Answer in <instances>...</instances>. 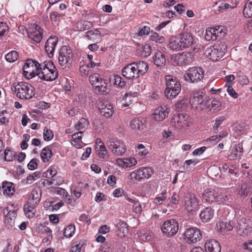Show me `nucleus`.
Instances as JSON below:
<instances>
[{
    "mask_svg": "<svg viewBox=\"0 0 252 252\" xmlns=\"http://www.w3.org/2000/svg\"><path fill=\"white\" fill-rule=\"evenodd\" d=\"M37 65L39 63L36 61L28 60L23 66V74L28 78H32L35 77V73L39 70Z\"/></svg>",
    "mask_w": 252,
    "mask_h": 252,
    "instance_id": "1a4fd4ad",
    "label": "nucleus"
},
{
    "mask_svg": "<svg viewBox=\"0 0 252 252\" xmlns=\"http://www.w3.org/2000/svg\"><path fill=\"white\" fill-rule=\"evenodd\" d=\"M217 227H220L219 229L221 231H229L232 230L234 227V223L230 220H224L217 223Z\"/></svg>",
    "mask_w": 252,
    "mask_h": 252,
    "instance_id": "7c9ffc66",
    "label": "nucleus"
},
{
    "mask_svg": "<svg viewBox=\"0 0 252 252\" xmlns=\"http://www.w3.org/2000/svg\"><path fill=\"white\" fill-rule=\"evenodd\" d=\"M93 27V24L89 21H84L81 23V27L80 31L88 30Z\"/></svg>",
    "mask_w": 252,
    "mask_h": 252,
    "instance_id": "052dcab7",
    "label": "nucleus"
},
{
    "mask_svg": "<svg viewBox=\"0 0 252 252\" xmlns=\"http://www.w3.org/2000/svg\"><path fill=\"white\" fill-rule=\"evenodd\" d=\"M150 39L159 43H162L165 41L164 38L162 36L159 35L157 32H153L152 33L150 36Z\"/></svg>",
    "mask_w": 252,
    "mask_h": 252,
    "instance_id": "09e8293b",
    "label": "nucleus"
},
{
    "mask_svg": "<svg viewBox=\"0 0 252 252\" xmlns=\"http://www.w3.org/2000/svg\"><path fill=\"white\" fill-rule=\"evenodd\" d=\"M62 16V15L58 14V12L53 11L50 14V18L52 21L57 22L60 20V18Z\"/></svg>",
    "mask_w": 252,
    "mask_h": 252,
    "instance_id": "680f3d73",
    "label": "nucleus"
},
{
    "mask_svg": "<svg viewBox=\"0 0 252 252\" xmlns=\"http://www.w3.org/2000/svg\"><path fill=\"white\" fill-rule=\"evenodd\" d=\"M37 164L36 163V159L33 158L28 164V167L30 170H33L37 168Z\"/></svg>",
    "mask_w": 252,
    "mask_h": 252,
    "instance_id": "0e129e2a",
    "label": "nucleus"
},
{
    "mask_svg": "<svg viewBox=\"0 0 252 252\" xmlns=\"http://www.w3.org/2000/svg\"><path fill=\"white\" fill-rule=\"evenodd\" d=\"M203 76L204 71L201 68L193 67L188 70L187 75H185V79L187 81L194 83L201 80Z\"/></svg>",
    "mask_w": 252,
    "mask_h": 252,
    "instance_id": "9b49d317",
    "label": "nucleus"
},
{
    "mask_svg": "<svg viewBox=\"0 0 252 252\" xmlns=\"http://www.w3.org/2000/svg\"><path fill=\"white\" fill-rule=\"evenodd\" d=\"M243 14L246 18L252 17V0H248L243 9Z\"/></svg>",
    "mask_w": 252,
    "mask_h": 252,
    "instance_id": "f704fd0d",
    "label": "nucleus"
},
{
    "mask_svg": "<svg viewBox=\"0 0 252 252\" xmlns=\"http://www.w3.org/2000/svg\"><path fill=\"white\" fill-rule=\"evenodd\" d=\"M153 174V170L150 167H141L132 172L128 178L130 182L137 183L145 179H149Z\"/></svg>",
    "mask_w": 252,
    "mask_h": 252,
    "instance_id": "0eeeda50",
    "label": "nucleus"
},
{
    "mask_svg": "<svg viewBox=\"0 0 252 252\" xmlns=\"http://www.w3.org/2000/svg\"><path fill=\"white\" fill-rule=\"evenodd\" d=\"M54 191L57 193L58 194L62 196L63 197L66 196V194L67 193L66 191L64 189L61 188H54Z\"/></svg>",
    "mask_w": 252,
    "mask_h": 252,
    "instance_id": "69168bd1",
    "label": "nucleus"
},
{
    "mask_svg": "<svg viewBox=\"0 0 252 252\" xmlns=\"http://www.w3.org/2000/svg\"><path fill=\"white\" fill-rule=\"evenodd\" d=\"M73 54L71 48L67 46H63L59 52V64L66 68L69 67L73 62Z\"/></svg>",
    "mask_w": 252,
    "mask_h": 252,
    "instance_id": "423d86ee",
    "label": "nucleus"
},
{
    "mask_svg": "<svg viewBox=\"0 0 252 252\" xmlns=\"http://www.w3.org/2000/svg\"><path fill=\"white\" fill-rule=\"evenodd\" d=\"M116 226L118 229V235L120 237H125L128 234V225L124 221L118 220Z\"/></svg>",
    "mask_w": 252,
    "mask_h": 252,
    "instance_id": "bb28decb",
    "label": "nucleus"
},
{
    "mask_svg": "<svg viewBox=\"0 0 252 252\" xmlns=\"http://www.w3.org/2000/svg\"><path fill=\"white\" fill-rule=\"evenodd\" d=\"M216 29L217 38L218 37H223L226 34L225 30L223 27L218 26L216 27Z\"/></svg>",
    "mask_w": 252,
    "mask_h": 252,
    "instance_id": "13d9d810",
    "label": "nucleus"
},
{
    "mask_svg": "<svg viewBox=\"0 0 252 252\" xmlns=\"http://www.w3.org/2000/svg\"><path fill=\"white\" fill-rule=\"evenodd\" d=\"M185 239L188 244H195L202 238L200 230L197 228H189L184 233Z\"/></svg>",
    "mask_w": 252,
    "mask_h": 252,
    "instance_id": "9d476101",
    "label": "nucleus"
},
{
    "mask_svg": "<svg viewBox=\"0 0 252 252\" xmlns=\"http://www.w3.org/2000/svg\"><path fill=\"white\" fill-rule=\"evenodd\" d=\"M166 87L164 91L165 96L169 99L175 97L180 92L181 86L177 79L171 75L165 76Z\"/></svg>",
    "mask_w": 252,
    "mask_h": 252,
    "instance_id": "20e7f679",
    "label": "nucleus"
},
{
    "mask_svg": "<svg viewBox=\"0 0 252 252\" xmlns=\"http://www.w3.org/2000/svg\"><path fill=\"white\" fill-rule=\"evenodd\" d=\"M114 83L121 88L124 87L126 84L125 80L119 75L114 76Z\"/></svg>",
    "mask_w": 252,
    "mask_h": 252,
    "instance_id": "8fccbe9b",
    "label": "nucleus"
},
{
    "mask_svg": "<svg viewBox=\"0 0 252 252\" xmlns=\"http://www.w3.org/2000/svg\"><path fill=\"white\" fill-rule=\"evenodd\" d=\"M35 206H30L29 204L25 205L24 206V211L27 215H28L29 217H33L34 214V208Z\"/></svg>",
    "mask_w": 252,
    "mask_h": 252,
    "instance_id": "de8ad7c7",
    "label": "nucleus"
},
{
    "mask_svg": "<svg viewBox=\"0 0 252 252\" xmlns=\"http://www.w3.org/2000/svg\"><path fill=\"white\" fill-rule=\"evenodd\" d=\"M4 159L7 161L13 160L15 156V153L10 150L6 149L4 152Z\"/></svg>",
    "mask_w": 252,
    "mask_h": 252,
    "instance_id": "a18cd8bd",
    "label": "nucleus"
},
{
    "mask_svg": "<svg viewBox=\"0 0 252 252\" xmlns=\"http://www.w3.org/2000/svg\"><path fill=\"white\" fill-rule=\"evenodd\" d=\"M79 220L83 222L86 221L88 224H90L91 222V219H88V216L85 214H82L79 217Z\"/></svg>",
    "mask_w": 252,
    "mask_h": 252,
    "instance_id": "338daca9",
    "label": "nucleus"
},
{
    "mask_svg": "<svg viewBox=\"0 0 252 252\" xmlns=\"http://www.w3.org/2000/svg\"><path fill=\"white\" fill-rule=\"evenodd\" d=\"M184 200L185 208L188 212H195L199 209L198 201L194 195L189 194L186 195Z\"/></svg>",
    "mask_w": 252,
    "mask_h": 252,
    "instance_id": "4468645a",
    "label": "nucleus"
},
{
    "mask_svg": "<svg viewBox=\"0 0 252 252\" xmlns=\"http://www.w3.org/2000/svg\"><path fill=\"white\" fill-rule=\"evenodd\" d=\"M126 199L129 202L133 203L134 211L136 213H140L142 211V208H141V205L138 200L133 199L129 197H127Z\"/></svg>",
    "mask_w": 252,
    "mask_h": 252,
    "instance_id": "49530a36",
    "label": "nucleus"
},
{
    "mask_svg": "<svg viewBox=\"0 0 252 252\" xmlns=\"http://www.w3.org/2000/svg\"><path fill=\"white\" fill-rule=\"evenodd\" d=\"M9 28L4 22H0V39L5 34L7 33Z\"/></svg>",
    "mask_w": 252,
    "mask_h": 252,
    "instance_id": "864d4df0",
    "label": "nucleus"
},
{
    "mask_svg": "<svg viewBox=\"0 0 252 252\" xmlns=\"http://www.w3.org/2000/svg\"><path fill=\"white\" fill-rule=\"evenodd\" d=\"M137 152L139 154L142 156H145L148 153V151L146 149L144 145L139 144L137 145Z\"/></svg>",
    "mask_w": 252,
    "mask_h": 252,
    "instance_id": "bf43d9fd",
    "label": "nucleus"
},
{
    "mask_svg": "<svg viewBox=\"0 0 252 252\" xmlns=\"http://www.w3.org/2000/svg\"><path fill=\"white\" fill-rule=\"evenodd\" d=\"M89 80L95 94L102 95L109 94L110 90L108 88L106 80L103 79L99 74H92L90 76Z\"/></svg>",
    "mask_w": 252,
    "mask_h": 252,
    "instance_id": "39448f33",
    "label": "nucleus"
},
{
    "mask_svg": "<svg viewBox=\"0 0 252 252\" xmlns=\"http://www.w3.org/2000/svg\"><path fill=\"white\" fill-rule=\"evenodd\" d=\"M57 43L58 38L56 36H51L47 40L45 45V50L50 57L53 56Z\"/></svg>",
    "mask_w": 252,
    "mask_h": 252,
    "instance_id": "aec40b11",
    "label": "nucleus"
},
{
    "mask_svg": "<svg viewBox=\"0 0 252 252\" xmlns=\"http://www.w3.org/2000/svg\"><path fill=\"white\" fill-rule=\"evenodd\" d=\"M227 91L229 95L231 96L234 98H236L238 97V94L236 93L235 91L232 88L231 86H228Z\"/></svg>",
    "mask_w": 252,
    "mask_h": 252,
    "instance_id": "e2e57ef3",
    "label": "nucleus"
},
{
    "mask_svg": "<svg viewBox=\"0 0 252 252\" xmlns=\"http://www.w3.org/2000/svg\"><path fill=\"white\" fill-rule=\"evenodd\" d=\"M205 247L207 252H220L221 248L220 243L215 240H211L206 242Z\"/></svg>",
    "mask_w": 252,
    "mask_h": 252,
    "instance_id": "5701e85b",
    "label": "nucleus"
},
{
    "mask_svg": "<svg viewBox=\"0 0 252 252\" xmlns=\"http://www.w3.org/2000/svg\"><path fill=\"white\" fill-rule=\"evenodd\" d=\"M134 64V63H131L126 65L122 69V73L124 77L128 79H132L138 77Z\"/></svg>",
    "mask_w": 252,
    "mask_h": 252,
    "instance_id": "dca6fc26",
    "label": "nucleus"
},
{
    "mask_svg": "<svg viewBox=\"0 0 252 252\" xmlns=\"http://www.w3.org/2000/svg\"><path fill=\"white\" fill-rule=\"evenodd\" d=\"M202 197L208 202L219 201L221 199V197L218 195V193L211 189H207L204 190L202 194Z\"/></svg>",
    "mask_w": 252,
    "mask_h": 252,
    "instance_id": "f3484780",
    "label": "nucleus"
},
{
    "mask_svg": "<svg viewBox=\"0 0 252 252\" xmlns=\"http://www.w3.org/2000/svg\"><path fill=\"white\" fill-rule=\"evenodd\" d=\"M166 193V190L162 191L161 192V196L156 197L154 201V203L156 205L161 204L162 203V202L164 200H165L166 198V196H165Z\"/></svg>",
    "mask_w": 252,
    "mask_h": 252,
    "instance_id": "6e6d98bb",
    "label": "nucleus"
},
{
    "mask_svg": "<svg viewBox=\"0 0 252 252\" xmlns=\"http://www.w3.org/2000/svg\"><path fill=\"white\" fill-rule=\"evenodd\" d=\"M243 152L242 144L239 143L234 146L232 152L228 155V157L230 160H235L238 158V157L240 158Z\"/></svg>",
    "mask_w": 252,
    "mask_h": 252,
    "instance_id": "a878e982",
    "label": "nucleus"
},
{
    "mask_svg": "<svg viewBox=\"0 0 252 252\" xmlns=\"http://www.w3.org/2000/svg\"><path fill=\"white\" fill-rule=\"evenodd\" d=\"M208 97L199 93H195L191 96L190 103L195 105L196 109L203 110L206 108L208 100Z\"/></svg>",
    "mask_w": 252,
    "mask_h": 252,
    "instance_id": "f8f14e48",
    "label": "nucleus"
},
{
    "mask_svg": "<svg viewBox=\"0 0 252 252\" xmlns=\"http://www.w3.org/2000/svg\"><path fill=\"white\" fill-rule=\"evenodd\" d=\"M249 186L245 183H242L237 188L239 193L241 196H247L249 191Z\"/></svg>",
    "mask_w": 252,
    "mask_h": 252,
    "instance_id": "58836bf2",
    "label": "nucleus"
},
{
    "mask_svg": "<svg viewBox=\"0 0 252 252\" xmlns=\"http://www.w3.org/2000/svg\"><path fill=\"white\" fill-rule=\"evenodd\" d=\"M37 66L39 70L35 73V76L46 81H53L57 78L58 72L52 62H44Z\"/></svg>",
    "mask_w": 252,
    "mask_h": 252,
    "instance_id": "f03ea898",
    "label": "nucleus"
},
{
    "mask_svg": "<svg viewBox=\"0 0 252 252\" xmlns=\"http://www.w3.org/2000/svg\"><path fill=\"white\" fill-rule=\"evenodd\" d=\"M85 36L88 39L94 40L99 38L100 36V32L98 29L90 30L86 33Z\"/></svg>",
    "mask_w": 252,
    "mask_h": 252,
    "instance_id": "e433bc0d",
    "label": "nucleus"
},
{
    "mask_svg": "<svg viewBox=\"0 0 252 252\" xmlns=\"http://www.w3.org/2000/svg\"><path fill=\"white\" fill-rule=\"evenodd\" d=\"M208 104H207L206 109H209L210 110L213 109L215 112H218L220 110L221 105L219 101L215 98L211 100L209 98H208Z\"/></svg>",
    "mask_w": 252,
    "mask_h": 252,
    "instance_id": "473e14b6",
    "label": "nucleus"
},
{
    "mask_svg": "<svg viewBox=\"0 0 252 252\" xmlns=\"http://www.w3.org/2000/svg\"><path fill=\"white\" fill-rule=\"evenodd\" d=\"M220 140V137H219L218 135H214L206 140L207 142L209 141L212 143L216 144L219 142Z\"/></svg>",
    "mask_w": 252,
    "mask_h": 252,
    "instance_id": "774afa93",
    "label": "nucleus"
},
{
    "mask_svg": "<svg viewBox=\"0 0 252 252\" xmlns=\"http://www.w3.org/2000/svg\"><path fill=\"white\" fill-rule=\"evenodd\" d=\"M169 111L166 105L160 106L155 109L153 118L157 121H161L168 116Z\"/></svg>",
    "mask_w": 252,
    "mask_h": 252,
    "instance_id": "6ab92c4d",
    "label": "nucleus"
},
{
    "mask_svg": "<svg viewBox=\"0 0 252 252\" xmlns=\"http://www.w3.org/2000/svg\"><path fill=\"white\" fill-rule=\"evenodd\" d=\"M53 137V133L50 129H48L46 127L44 129L43 138L45 141H50Z\"/></svg>",
    "mask_w": 252,
    "mask_h": 252,
    "instance_id": "5fc2aeb1",
    "label": "nucleus"
},
{
    "mask_svg": "<svg viewBox=\"0 0 252 252\" xmlns=\"http://www.w3.org/2000/svg\"><path fill=\"white\" fill-rule=\"evenodd\" d=\"M252 223L245 218L241 219L239 222V229L243 230L244 234H248L252 231V227L251 226Z\"/></svg>",
    "mask_w": 252,
    "mask_h": 252,
    "instance_id": "393cba45",
    "label": "nucleus"
},
{
    "mask_svg": "<svg viewBox=\"0 0 252 252\" xmlns=\"http://www.w3.org/2000/svg\"><path fill=\"white\" fill-rule=\"evenodd\" d=\"M134 63H135L134 66H135V69H136V72L138 76L139 74H144L148 71L149 67L148 64L146 62H139Z\"/></svg>",
    "mask_w": 252,
    "mask_h": 252,
    "instance_id": "2f4dec72",
    "label": "nucleus"
},
{
    "mask_svg": "<svg viewBox=\"0 0 252 252\" xmlns=\"http://www.w3.org/2000/svg\"><path fill=\"white\" fill-rule=\"evenodd\" d=\"M187 118L188 117H186L185 115L180 114L174 118L172 122L174 123L175 126L177 128L181 129L184 127L189 126L187 120Z\"/></svg>",
    "mask_w": 252,
    "mask_h": 252,
    "instance_id": "412c9836",
    "label": "nucleus"
},
{
    "mask_svg": "<svg viewBox=\"0 0 252 252\" xmlns=\"http://www.w3.org/2000/svg\"><path fill=\"white\" fill-rule=\"evenodd\" d=\"M214 216V211L210 207H206L200 214L202 221L206 222L211 220Z\"/></svg>",
    "mask_w": 252,
    "mask_h": 252,
    "instance_id": "c85d7f7f",
    "label": "nucleus"
},
{
    "mask_svg": "<svg viewBox=\"0 0 252 252\" xmlns=\"http://www.w3.org/2000/svg\"><path fill=\"white\" fill-rule=\"evenodd\" d=\"M130 126L131 128L135 130H144L146 128L145 121L142 118H134L130 122Z\"/></svg>",
    "mask_w": 252,
    "mask_h": 252,
    "instance_id": "4be33fe9",
    "label": "nucleus"
},
{
    "mask_svg": "<svg viewBox=\"0 0 252 252\" xmlns=\"http://www.w3.org/2000/svg\"><path fill=\"white\" fill-rule=\"evenodd\" d=\"M208 172L213 177H217L218 176L220 177V169L218 166L214 165L208 169Z\"/></svg>",
    "mask_w": 252,
    "mask_h": 252,
    "instance_id": "c03bdc74",
    "label": "nucleus"
},
{
    "mask_svg": "<svg viewBox=\"0 0 252 252\" xmlns=\"http://www.w3.org/2000/svg\"><path fill=\"white\" fill-rule=\"evenodd\" d=\"M5 114H8V112L6 110H3L0 113V124L7 125V124L9 123L8 118L7 117L4 116Z\"/></svg>",
    "mask_w": 252,
    "mask_h": 252,
    "instance_id": "4d7b16f0",
    "label": "nucleus"
},
{
    "mask_svg": "<svg viewBox=\"0 0 252 252\" xmlns=\"http://www.w3.org/2000/svg\"><path fill=\"white\" fill-rule=\"evenodd\" d=\"M33 26L34 28L29 33V36L35 42L39 43L42 38V35L40 31V27L37 25H34Z\"/></svg>",
    "mask_w": 252,
    "mask_h": 252,
    "instance_id": "b1692460",
    "label": "nucleus"
},
{
    "mask_svg": "<svg viewBox=\"0 0 252 252\" xmlns=\"http://www.w3.org/2000/svg\"><path fill=\"white\" fill-rule=\"evenodd\" d=\"M124 166L126 167H131L135 165L137 163L136 159L134 158H125L123 160Z\"/></svg>",
    "mask_w": 252,
    "mask_h": 252,
    "instance_id": "603ef678",
    "label": "nucleus"
},
{
    "mask_svg": "<svg viewBox=\"0 0 252 252\" xmlns=\"http://www.w3.org/2000/svg\"><path fill=\"white\" fill-rule=\"evenodd\" d=\"M52 156V151L48 147L43 148L40 154L41 159L44 162L49 161V158H51Z\"/></svg>",
    "mask_w": 252,
    "mask_h": 252,
    "instance_id": "c9c22d12",
    "label": "nucleus"
},
{
    "mask_svg": "<svg viewBox=\"0 0 252 252\" xmlns=\"http://www.w3.org/2000/svg\"><path fill=\"white\" fill-rule=\"evenodd\" d=\"M195 42L191 33L183 32L179 33L176 36L171 38L169 45L172 50L175 51H181L189 48L194 50L196 48L192 46Z\"/></svg>",
    "mask_w": 252,
    "mask_h": 252,
    "instance_id": "f257e3e1",
    "label": "nucleus"
},
{
    "mask_svg": "<svg viewBox=\"0 0 252 252\" xmlns=\"http://www.w3.org/2000/svg\"><path fill=\"white\" fill-rule=\"evenodd\" d=\"M2 192L4 195L10 196L15 192L14 184L12 183L5 181L2 183Z\"/></svg>",
    "mask_w": 252,
    "mask_h": 252,
    "instance_id": "c756f323",
    "label": "nucleus"
},
{
    "mask_svg": "<svg viewBox=\"0 0 252 252\" xmlns=\"http://www.w3.org/2000/svg\"><path fill=\"white\" fill-rule=\"evenodd\" d=\"M154 64L157 66H163L166 62L164 55L161 52H156L153 57Z\"/></svg>",
    "mask_w": 252,
    "mask_h": 252,
    "instance_id": "72a5a7b5",
    "label": "nucleus"
},
{
    "mask_svg": "<svg viewBox=\"0 0 252 252\" xmlns=\"http://www.w3.org/2000/svg\"><path fill=\"white\" fill-rule=\"evenodd\" d=\"M18 58V53L16 51H12L5 55L6 60L9 63H13Z\"/></svg>",
    "mask_w": 252,
    "mask_h": 252,
    "instance_id": "ea45409f",
    "label": "nucleus"
},
{
    "mask_svg": "<svg viewBox=\"0 0 252 252\" xmlns=\"http://www.w3.org/2000/svg\"><path fill=\"white\" fill-rule=\"evenodd\" d=\"M108 147L111 150L112 153L118 156L123 155L126 152V147L124 144L119 141L110 142Z\"/></svg>",
    "mask_w": 252,
    "mask_h": 252,
    "instance_id": "2eb2a0df",
    "label": "nucleus"
},
{
    "mask_svg": "<svg viewBox=\"0 0 252 252\" xmlns=\"http://www.w3.org/2000/svg\"><path fill=\"white\" fill-rule=\"evenodd\" d=\"M192 56V55L191 53H182L181 54H179L177 56V60L178 63H180L181 64H182L183 63H188L189 62H190V61L188 60L187 58L188 57L191 58Z\"/></svg>",
    "mask_w": 252,
    "mask_h": 252,
    "instance_id": "4c0bfd02",
    "label": "nucleus"
},
{
    "mask_svg": "<svg viewBox=\"0 0 252 252\" xmlns=\"http://www.w3.org/2000/svg\"><path fill=\"white\" fill-rule=\"evenodd\" d=\"M89 125V121L85 118H81L78 123L75 126L78 130L86 128Z\"/></svg>",
    "mask_w": 252,
    "mask_h": 252,
    "instance_id": "a19ab883",
    "label": "nucleus"
},
{
    "mask_svg": "<svg viewBox=\"0 0 252 252\" xmlns=\"http://www.w3.org/2000/svg\"><path fill=\"white\" fill-rule=\"evenodd\" d=\"M179 229L178 222L174 219L166 220L162 224L161 230L169 236L176 234Z\"/></svg>",
    "mask_w": 252,
    "mask_h": 252,
    "instance_id": "ddd939ff",
    "label": "nucleus"
},
{
    "mask_svg": "<svg viewBox=\"0 0 252 252\" xmlns=\"http://www.w3.org/2000/svg\"><path fill=\"white\" fill-rule=\"evenodd\" d=\"M140 240L143 242H148L151 240L153 238V235L149 232L141 231L139 236Z\"/></svg>",
    "mask_w": 252,
    "mask_h": 252,
    "instance_id": "37998d69",
    "label": "nucleus"
},
{
    "mask_svg": "<svg viewBox=\"0 0 252 252\" xmlns=\"http://www.w3.org/2000/svg\"><path fill=\"white\" fill-rule=\"evenodd\" d=\"M11 89L13 92L16 93L17 97L21 99H30L34 95V87L26 82L14 83Z\"/></svg>",
    "mask_w": 252,
    "mask_h": 252,
    "instance_id": "7ed1b4c3",
    "label": "nucleus"
},
{
    "mask_svg": "<svg viewBox=\"0 0 252 252\" xmlns=\"http://www.w3.org/2000/svg\"><path fill=\"white\" fill-rule=\"evenodd\" d=\"M75 227L74 225L70 224L68 225L64 229V236L67 238H70L74 233Z\"/></svg>",
    "mask_w": 252,
    "mask_h": 252,
    "instance_id": "79ce46f5",
    "label": "nucleus"
},
{
    "mask_svg": "<svg viewBox=\"0 0 252 252\" xmlns=\"http://www.w3.org/2000/svg\"><path fill=\"white\" fill-rule=\"evenodd\" d=\"M41 196V191L36 189H33L30 195L29 203L36 206L39 203Z\"/></svg>",
    "mask_w": 252,
    "mask_h": 252,
    "instance_id": "cd10ccee",
    "label": "nucleus"
},
{
    "mask_svg": "<svg viewBox=\"0 0 252 252\" xmlns=\"http://www.w3.org/2000/svg\"><path fill=\"white\" fill-rule=\"evenodd\" d=\"M226 50V46L224 43H220L219 45L207 48L205 51V54L209 59L215 62L222 57Z\"/></svg>",
    "mask_w": 252,
    "mask_h": 252,
    "instance_id": "6e6552de",
    "label": "nucleus"
},
{
    "mask_svg": "<svg viewBox=\"0 0 252 252\" xmlns=\"http://www.w3.org/2000/svg\"><path fill=\"white\" fill-rule=\"evenodd\" d=\"M98 107L101 115L106 118H109L112 115L113 113V107L109 102H100Z\"/></svg>",
    "mask_w": 252,
    "mask_h": 252,
    "instance_id": "a211bd4d",
    "label": "nucleus"
},
{
    "mask_svg": "<svg viewBox=\"0 0 252 252\" xmlns=\"http://www.w3.org/2000/svg\"><path fill=\"white\" fill-rule=\"evenodd\" d=\"M98 152V154L100 158L103 159H106L108 158V155H107V151L104 144L99 145Z\"/></svg>",
    "mask_w": 252,
    "mask_h": 252,
    "instance_id": "3c124183",
    "label": "nucleus"
}]
</instances>
